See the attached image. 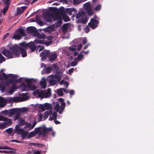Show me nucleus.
I'll use <instances>...</instances> for the list:
<instances>
[{
  "mask_svg": "<svg viewBox=\"0 0 154 154\" xmlns=\"http://www.w3.org/2000/svg\"><path fill=\"white\" fill-rule=\"evenodd\" d=\"M28 43L23 42L20 43L19 45L21 46L15 45L12 46L10 48V51L5 49H3L2 51V53L8 58L13 57V54L15 55L19 56L21 54L22 57H26L27 54L26 50L25 48L27 47Z\"/></svg>",
  "mask_w": 154,
  "mask_h": 154,
  "instance_id": "obj_1",
  "label": "nucleus"
},
{
  "mask_svg": "<svg viewBox=\"0 0 154 154\" xmlns=\"http://www.w3.org/2000/svg\"><path fill=\"white\" fill-rule=\"evenodd\" d=\"M52 131V128L51 127L47 128L46 127H42L36 128H35L34 132L36 134H38V136H42L43 137H46L49 132Z\"/></svg>",
  "mask_w": 154,
  "mask_h": 154,
  "instance_id": "obj_2",
  "label": "nucleus"
},
{
  "mask_svg": "<svg viewBox=\"0 0 154 154\" xmlns=\"http://www.w3.org/2000/svg\"><path fill=\"white\" fill-rule=\"evenodd\" d=\"M20 98L18 97H10L7 100L4 98L3 97L0 96V106H5L7 103H12L13 102H20Z\"/></svg>",
  "mask_w": 154,
  "mask_h": 154,
  "instance_id": "obj_3",
  "label": "nucleus"
},
{
  "mask_svg": "<svg viewBox=\"0 0 154 154\" xmlns=\"http://www.w3.org/2000/svg\"><path fill=\"white\" fill-rule=\"evenodd\" d=\"M75 17L78 19L77 20L78 23H81L85 24L87 22V19L85 12L83 11H79L76 15Z\"/></svg>",
  "mask_w": 154,
  "mask_h": 154,
  "instance_id": "obj_4",
  "label": "nucleus"
},
{
  "mask_svg": "<svg viewBox=\"0 0 154 154\" xmlns=\"http://www.w3.org/2000/svg\"><path fill=\"white\" fill-rule=\"evenodd\" d=\"M15 132L18 134H20L23 139H28V132L23 129L19 128V126L17 125L15 127Z\"/></svg>",
  "mask_w": 154,
  "mask_h": 154,
  "instance_id": "obj_5",
  "label": "nucleus"
},
{
  "mask_svg": "<svg viewBox=\"0 0 154 154\" xmlns=\"http://www.w3.org/2000/svg\"><path fill=\"white\" fill-rule=\"evenodd\" d=\"M53 11L54 13L53 18L55 20L61 19V16H62L63 11L61 10H59L56 8H53Z\"/></svg>",
  "mask_w": 154,
  "mask_h": 154,
  "instance_id": "obj_6",
  "label": "nucleus"
},
{
  "mask_svg": "<svg viewBox=\"0 0 154 154\" xmlns=\"http://www.w3.org/2000/svg\"><path fill=\"white\" fill-rule=\"evenodd\" d=\"M15 115L14 117V120L18 119L19 118V115L18 114L17 108L9 110V116Z\"/></svg>",
  "mask_w": 154,
  "mask_h": 154,
  "instance_id": "obj_7",
  "label": "nucleus"
},
{
  "mask_svg": "<svg viewBox=\"0 0 154 154\" xmlns=\"http://www.w3.org/2000/svg\"><path fill=\"white\" fill-rule=\"evenodd\" d=\"M84 7L86 10V13L89 16H91L94 14V12L92 9L90 3H86L84 5Z\"/></svg>",
  "mask_w": 154,
  "mask_h": 154,
  "instance_id": "obj_8",
  "label": "nucleus"
},
{
  "mask_svg": "<svg viewBox=\"0 0 154 154\" xmlns=\"http://www.w3.org/2000/svg\"><path fill=\"white\" fill-rule=\"evenodd\" d=\"M26 32L33 35H36L38 32L34 26L28 27L26 29Z\"/></svg>",
  "mask_w": 154,
  "mask_h": 154,
  "instance_id": "obj_9",
  "label": "nucleus"
},
{
  "mask_svg": "<svg viewBox=\"0 0 154 154\" xmlns=\"http://www.w3.org/2000/svg\"><path fill=\"white\" fill-rule=\"evenodd\" d=\"M99 23V21L98 20L91 19L90 22L88 23V26L92 29H94L98 26Z\"/></svg>",
  "mask_w": 154,
  "mask_h": 154,
  "instance_id": "obj_10",
  "label": "nucleus"
},
{
  "mask_svg": "<svg viewBox=\"0 0 154 154\" xmlns=\"http://www.w3.org/2000/svg\"><path fill=\"white\" fill-rule=\"evenodd\" d=\"M36 124L37 122L35 121H34L32 125L30 123L26 122L24 127V128L27 130H30L35 127Z\"/></svg>",
  "mask_w": 154,
  "mask_h": 154,
  "instance_id": "obj_11",
  "label": "nucleus"
},
{
  "mask_svg": "<svg viewBox=\"0 0 154 154\" xmlns=\"http://www.w3.org/2000/svg\"><path fill=\"white\" fill-rule=\"evenodd\" d=\"M27 47L29 48L31 51L33 52L35 51L36 48L35 43L32 42L28 43Z\"/></svg>",
  "mask_w": 154,
  "mask_h": 154,
  "instance_id": "obj_12",
  "label": "nucleus"
},
{
  "mask_svg": "<svg viewBox=\"0 0 154 154\" xmlns=\"http://www.w3.org/2000/svg\"><path fill=\"white\" fill-rule=\"evenodd\" d=\"M50 55V51L48 50H45L41 53V56L45 59H46L47 57H49Z\"/></svg>",
  "mask_w": 154,
  "mask_h": 154,
  "instance_id": "obj_13",
  "label": "nucleus"
},
{
  "mask_svg": "<svg viewBox=\"0 0 154 154\" xmlns=\"http://www.w3.org/2000/svg\"><path fill=\"white\" fill-rule=\"evenodd\" d=\"M62 75V73L60 71H58L55 73L54 76L55 79L57 80V82H59L61 79Z\"/></svg>",
  "mask_w": 154,
  "mask_h": 154,
  "instance_id": "obj_14",
  "label": "nucleus"
},
{
  "mask_svg": "<svg viewBox=\"0 0 154 154\" xmlns=\"http://www.w3.org/2000/svg\"><path fill=\"white\" fill-rule=\"evenodd\" d=\"M53 109L51 108L48 111H46L44 113V115L43 117V120H45L48 117L49 115H51L53 113Z\"/></svg>",
  "mask_w": 154,
  "mask_h": 154,
  "instance_id": "obj_15",
  "label": "nucleus"
},
{
  "mask_svg": "<svg viewBox=\"0 0 154 154\" xmlns=\"http://www.w3.org/2000/svg\"><path fill=\"white\" fill-rule=\"evenodd\" d=\"M44 29L45 32H51L55 30L54 26L53 25H52L51 26L46 28Z\"/></svg>",
  "mask_w": 154,
  "mask_h": 154,
  "instance_id": "obj_16",
  "label": "nucleus"
},
{
  "mask_svg": "<svg viewBox=\"0 0 154 154\" xmlns=\"http://www.w3.org/2000/svg\"><path fill=\"white\" fill-rule=\"evenodd\" d=\"M27 7L26 6H24L20 8H17V14H22L24 12V10L26 9Z\"/></svg>",
  "mask_w": 154,
  "mask_h": 154,
  "instance_id": "obj_17",
  "label": "nucleus"
},
{
  "mask_svg": "<svg viewBox=\"0 0 154 154\" xmlns=\"http://www.w3.org/2000/svg\"><path fill=\"white\" fill-rule=\"evenodd\" d=\"M40 86L43 88H45L46 87V82L45 79L43 78L40 82Z\"/></svg>",
  "mask_w": 154,
  "mask_h": 154,
  "instance_id": "obj_18",
  "label": "nucleus"
},
{
  "mask_svg": "<svg viewBox=\"0 0 154 154\" xmlns=\"http://www.w3.org/2000/svg\"><path fill=\"white\" fill-rule=\"evenodd\" d=\"M18 98H20V99L19 100H20V102L27 100L28 99V96L26 93H23L22 94L21 97H18Z\"/></svg>",
  "mask_w": 154,
  "mask_h": 154,
  "instance_id": "obj_19",
  "label": "nucleus"
},
{
  "mask_svg": "<svg viewBox=\"0 0 154 154\" xmlns=\"http://www.w3.org/2000/svg\"><path fill=\"white\" fill-rule=\"evenodd\" d=\"M49 57V60L51 61H53L55 60L57 57V54L55 52L52 53L51 55H50Z\"/></svg>",
  "mask_w": 154,
  "mask_h": 154,
  "instance_id": "obj_20",
  "label": "nucleus"
},
{
  "mask_svg": "<svg viewBox=\"0 0 154 154\" xmlns=\"http://www.w3.org/2000/svg\"><path fill=\"white\" fill-rule=\"evenodd\" d=\"M51 90L50 88H48L47 92H44V98H48L51 97Z\"/></svg>",
  "mask_w": 154,
  "mask_h": 154,
  "instance_id": "obj_21",
  "label": "nucleus"
},
{
  "mask_svg": "<svg viewBox=\"0 0 154 154\" xmlns=\"http://www.w3.org/2000/svg\"><path fill=\"white\" fill-rule=\"evenodd\" d=\"M62 17L65 22H66L70 20L69 17L66 14V13L63 11Z\"/></svg>",
  "mask_w": 154,
  "mask_h": 154,
  "instance_id": "obj_22",
  "label": "nucleus"
},
{
  "mask_svg": "<svg viewBox=\"0 0 154 154\" xmlns=\"http://www.w3.org/2000/svg\"><path fill=\"white\" fill-rule=\"evenodd\" d=\"M18 114L19 115V116L20 115L21 112H27L28 110V109L26 108L22 107L21 108L17 109Z\"/></svg>",
  "mask_w": 154,
  "mask_h": 154,
  "instance_id": "obj_23",
  "label": "nucleus"
},
{
  "mask_svg": "<svg viewBox=\"0 0 154 154\" xmlns=\"http://www.w3.org/2000/svg\"><path fill=\"white\" fill-rule=\"evenodd\" d=\"M17 89L16 85H14L10 88L8 90V93L11 94L13 93Z\"/></svg>",
  "mask_w": 154,
  "mask_h": 154,
  "instance_id": "obj_24",
  "label": "nucleus"
},
{
  "mask_svg": "<svg viewBox=\"0 0 154 154\" xmlns=\"http://www.w3.org/2000/svg\"><path fill=\"white\" fill-rule=\"evenodd\" d=\"M73 11L76 12L77 11L74 8H67L66 10L67 13L69 15H72Z\"/></svg>",
  "mask_w": 154,
  "mask_h": 154,
  "instance_id": "obj_25",
  "label": "nucleus"
},
{
  "mask_svg": "<svg viewBox=\"0 0 154 154\" xmlns=\"http://www.w3.org/2000/svg\"><path fill=\"white\" fill-rule=\"evenodd\" d=\"M52 117L50 116L49 118V120L52 121L53 120H56L57 118V113L56 112H54L52 113Z\"/></svg>",
  "mask_w": 154,
  "mask_h": 154,
  "instance_id": "obj_26",
  "label": "nucleus"
},
{
  "mask_svg": "<svg viewBox=\"0 0 154 154\" xmlns=\"http://www.w3.org/2000/svg\"><path fill=\"white\" fill-rule=\"evenodd\" d=\"M22 37L23 36L19 33L16 32L14 35L13 38L16 40H19L21 39Z\"/></svg>",
  "mask_w": 154,
  "mask_h": 154,
  "instance_id": "obj_27",
  "label": "nucleus"
},
{
  "mask_svg": "<svg viewBox=\"0 0 154 154\" xmlns=\"http://www.w3.org/2000/svg\"><path fill=\"white\" fill-rule=\"evenodd\" d=\"M17 32L22 36H25L26 34L24 32V30L22 27L19 29Z\"/></svg>",
  "mask_w": 154,
  "mask_h": 154,
  "instance_id": "obj_28",
  "label": "nucleus"
},
{
  "mask_svg": "<svg viewBox=\"0 0 154 154\" xmlns=\"http://www.w3.org/2000/svg\"><path fill=\"white\" fill-rule=\"evenodd\" d=\"M36 135V134L35 132H34V131L31 132L29 134H28L27 138L28 139L31 138L32 137L35 136Z\"/></svg>",
  "mask_w": 154,
  "mask_h": 154,
  "instance_id": "obj_29",
  "label": "nucleus"
},
{
  "mask_svg": "<svg viewBox=\"0 0 154 154\" xmlns=\"http://www.w3.org/2000/svg\"><path fill=\"white\" fill-rule=\"evenodd\" d=\"M84 52V51L80 52L78 54V56L77 57H76L75 58H76V60H77L80 61L83 58V55L82 54Z\"/></svg>",
  "mask_w": 154,
  "mask_h": 154,
  "instance_id": "obj_30",
  "label": "nucleus"
},
{
  "mask_svg": "<svg viewBox=\"0 0 154 154\" xmlns=\"http://www.w3.org/2000/svg\"><path fill=\"white\" fill-rule=\"evenodd\" d=\"M27 88L28 90H34L36 88V87L34 85H30L27 86Z\"/></svg>",
  "mask_w": 154,
  "mask_h": 154,
  "instance_id": "obj_31",
  "label": "nucleus"
},
{
  "mask_svg": "<svg viewBox=\"0 0 154 154\" xmlns=\"http://www.w3.org/2000/svg\"><path fill=\"white\" fill-rule=\"evenodd\" d=\"M8 75L9 77L12 78L13 80L15 82H16V80H17L16 79L18 77L17 75L10 74Z\"/></svg>",
  "mask_w": 154,
  "mask_h": 154,
  "instance_id": "obj_32",
  "label": "nucleus"
},
{
  "mask_svg": "<svg viewBox=\"0 0 154 154\" xmlns=\"http://www.w3.org/2000/svg\"><path fill=\"white\" fill-rule=\"evenodd\" d=\"M57 21L55 23L56 27H58L60 26L62 23V19L57 20Z\"/></svg>",
  "mask_w": 154,
  "mask_h": 154,
  "instance_id": "obj_33",
  "label": "nucleus"
},
{
  "mask_svg": "<svg viewBox=\"0 0 154 154\" xmlns=\"http://www.w3.org/2000/svg\"><path fill=\"white\" fill-rule=\"evenodd\" d=\"M37 36V38L39 39H45L46 38L45 35L44 34L38 33Z\"/></svg>",
  "mask_w": 154,
  "mask_h": 154,
  "instance_id": "obj_34",
  "label": "nucleus"
},
{
  "mask_svg": "<svg viewBox=\"0 0 154 154\" xmlns=\"http://www.w3.org/2000/svg\"><path fill=\"white\" fill-rule=\"evenodd\" d=\"M39 108L43 111H45V109L50 110L51 108L53 109L52 106H39Z\"/></svg>",
  "mask_w": 154,
  "mask_h": 154,
  "instance_id": "obj_35",
  "label": "nucleus"
},
{
  "mask_svg": "<svg viewBox=\"0 0 154 154\" xmlns=\"http://www.w3.org/2000/svg\"><path fill=\"white\" fill-rule=\"evenodd\" d=\"M0 149H10L12 151H15L16 149L12 147H10L8 146H0Z\"/></svg>",
  "mask_w": 154,
  "mask_h": 154,
  "instance_id": "obj_36",
  "label": "nucleus"
},
{
  "mask_svg": "<svg viewBox=\"0 0 154 154\" xmlns=\"http://www.w3.org/2000/svg\"><path fill=\"white\" fill-rule=\"evenodd\" d=\"M61 88H60L59 89H57V95L60 97H61L63 96L64 94L63 92V90L61 89Z\"/></svg>",
  "mask_w": 154,
  "mask_h": 154,
  "instance_id": "obj_37",
  "label": "nucleus"
},
{
  "mask_svg": "<svg viewBox=\"0 0 154 154\" xmlns=\"http://www.w3.org/2000/svg\"><path fill=\"white\" fill-rule=\"evenodd\" d=\"M9 7L7 6H5L3 8V9L1 11V13H3L4 15H5L6 12L8 11V9L9 8Z\"/></svg>",
  "mask_w": 154,
  "mask_h": 154,
  "instance_id": "obj_38",
  "label": "nucleus"
},
{
  "mask_svg": "<svg viewBox=\"0 0 154 154\" xmlns=\"http://www.w3.org/2000/svg\"><path fill=\"white\" fill-rule=\"evenodd\" d=\"M26 123V122H25V120L23 119H20L19 120V126H23V125H25Z\"/></svg>",
  "mask_w": 154,
  "mask_h": 154,
  "instance_id": "obj_39",
  "label": "nucleus"
},
{
  "mask_svg": "<svg viewBox=\"0 0 154 154\" xmlns=\"http://www.w3.org/2000/svg\"><path fill=\"white\" fill-rule=\"evenodd\" d=\"M31 80L34 81V79H25V81L26 82L27 86L31 84L32 82Z\"/></svg>",
  "mask_w": 154,
  "mask_h": 154,
  "instance_id": "obj_40",
  "label": "nucleus"
},
{
  "mask_svg": "<svg viewBox=\"0 0 154 154\" xmlns=\"http://www.w3.org/2000/svg\"><path fill=\"white\" fill-rule=\"evenodd\" d=\"M44 91L42 90L40 91H39L38 96L39 97L43 98H44Z\"/></svg>",
  "mask_w": 154,
  "mask_h": 154,
  "instance_id": "obj_41",
  "label": "nucleus"
},
{
  "mask_svg": "<svg viewBox=\"0 0 154 154\" xmlns=\"http://www.w3.org/2000/svg\"><path fill=\"white\" fill-rule=\"evenodd\" d=\"M49 83L51 85L54 86L56 84L57 81L55 80L51 79L50 80Z\"/></svg>",
  "mask_w": 154,
  "mask_h": 154,
  "instance_id": "obj_42",
  "label": "nucleus"
},
{
  "mask_svg": "<svg viewBox=\"0 0 154 154\" xmlns=\"http://www.w3.org/2000/svg\"><path fill=\"white\" fill-rule=\"evenodd\" d=\"M83 2L82 0H73V4L74 5H79Z\"/></svg>",
  "mask_w": 154,
  "mask_h": 154,
  "instance_id": "obj_43",
  "label": "nucleus"
},
{
  "mask_svg": "<svg viewBox=\"0 0 154 154\" xmlns=\"http://www.w3.org/2000/svg\"><path fill=\"white\" fill-rule=\"evenodd\" d=\"M52 69L53 68L51 66H48L45 69V72L47 73H49Z\"/></svg>",
  "mask_w": 154,
  "mask_h": 154,
  "instance_id": "obj_44",
  "label": "nucleus"
},
{
  "mask_svg": "<svg viewBox=\"0 0 154 154\" xmlns=\"http://www.w3.org/2000/svg\"><path fill=\"white\" fill-rule=\"evenodd\" d=\"M77 61L76 58H75L74 61H72L71 63V66H73L76 65L77 64Z\"/></svg>",
  "mask_w": 154,
  "mask_h": 154,
  "instance_id": "obj_45",
  "label": "nucleus"
},
{
  "mask_svg": "<svg viewBox=\"0 0 154 154\" xmlns=\"http://www.w3.org/2000/svg\"><path fill=\"white\" fill-rule=\"evenodd\" d=\"M35 42L37 43L41 44H45V42L44 40H42L39 39H35Z\"/></svg>",
  "mask_w": 154,
  "mask_h": 154,
  "instance_id": "obj_46",
  "label": "nucleus"
},
{
  "mask_svg": "<svg viewBox=\"0 0 154 154\" xmlns=\"http://www.w3.org/2000/svg\"><path fill=\"white\" fill-rule=\"evenodd\" d=\"M3 2L4 3V4L6 5V6H10V0H3Z\"/></svg>",
  "mask_w": 154,
  "mask_h": 154,
  "instance_id": "obj_47",
  "label": "nucleus"
},
{
  "mask_svg": "<svg viewBox=\"0 0 154 154\" xmlns=\"http://www.w3.org/2000/svg\"><path fill=\"white\" fill-rule=\"evenodd\" d=\"M5 58L0 53V63H2L3 61H5Z\"/></svg>",
  "mask_w": 154,
  "mask_h": 154,
  "instance_id": "obj_48",
  "label": "nucleus"
},
{
  "mask_svg": "<svg viewBox=\"0 0 154 154\" xmlns=\"http://www.w3.org/2000/svg\"><path fill=\"white\" fill-rule=\"evenodd\" d=\"M101 6L100 4L97 5L94 8L95 10L96 11H99L101 8Z\"/></svg>",
  "mask_w": 154,
  "mask_h": 154,
  "instance_id": "obj_49",
  "label": "nucleus"
},
{
  "mask_svg": "<svg viewBox=\"0 0 154 154\" xmlns=\"http://www.w3.org/2000/svg\"><path fill=\"white\" fill-rule=\"evenodd\" d=\"M13 151H8L7 150H0V153H13Z\"/></svg>",
  "mask_w": 154,
  "mask_h": 154,
  "instance_id": "obj_50",
  "label": "nucleus"
},
{
  "mask_svg": "<svg viewBox=\"0 0 154 154\" xmlns=\"http://www.w3.org/2000/svg\"><path fill=\"white\" fill-rule=\"evenodd\" d=\"M52 66L53 67V69H54L56 70V72H58V71L59 70V67L57 65L55 64H53Z\"/></svg>",
  "mask_w": 154,
  "mask_h": 154,
  "instance_id": "obj_51",
  "label": "nucleus"
},
{
  "mask_svg": "<svg viewBox=\"0 0 154 154\" xmlns=\"http://www.w3.org/2000/svg\"><path fill=\"white\" fill-rule=\"evenodd\" d=\"M13 129L12 128H9L6 130V131L8 134H11L12 132Z\"/></svg>",
  "mask_w": 154,
  "mask_h": 154,
  "instance_id": "obj_52",
  "label": "nucleus"
},
{
  "mask_svg": "<svg viewBox=\"0 0 154 154\" xmlns=\"http://www.w3.org/2000/svg\"><path fill=\"white\" fill-rule=\"evenodd\" d=\"M7 121V122L5 123H3V124H6V126L7 125H9L11 124V119H7V120H6Z\"/></svg>",
  "mask_w": 154,
  "mask_h": 154,
  "instance_id": "obj_53",
  "label": "nucleus"
},
{
  "mask_svg": "<svg viewBox=\"0 0 154 154\" xmlns=\"http://www.w3.org/2000/svg\"><path fill=\"white\" fill-rule=\"evenodd\" d=\"M7 120V118L4 117L2 116H0V121H6V120Z\"/></svg>",
  "mask_w": 154,
  "mask_h": 154,
  "instance_id": "obj_54",
  "label": "nucleus"
},
{
  "mask_svg": "<svg viewBox=\"0 0 154 154\" xmlns=\"http://www.w3.org/2000/svg\"><path fill=\"white\" fill-rule=\"evenodd\" d=\"M38 121L39 122H40L41 121V120H42V116H43L42 114L41 113H39L38 115Z\"/></svg>",
  "mask_w": 154,
  "mask_h": 154,
  "instance_id": "obj_55",
  "label": "nucleus"
},
{
  "mask_svg": "<svg viewBox=\"0 0 154 154\" xmlns=\"http://www.w3.org/2000/svg\"><path fill=\"white\" fill-rule=\"evenodd\" d=\"M69 49L72 52H75L76 50V48H73L72 46H70L69 47Z\"/></svg>",
  "mask_w": 154,
  "mask_h": 154,
  "instance_id": "obj_56",
  "label": "nucleus"
},
{
  "mask_svg": "<svg viewBox=\"0 0 154 154\" xmlns=\"http://www.w3.org/2000/svg\"><path fill=\"white\" fill-rule=\"evenodd\" d=\"M6 124H3L1 123L0 124V129H3L5 128Z\"/></svg>",
  "mask_w": 154,
  "mask_h": 154,
  "instance_id": "obj_57",
  "label": "nucleus"
},
{
  "mask_svg": "<svg viewBox=\"0 0 154 154\" xmlns=\"http://www.w3.org/2000/svg\"><path fill=\"white\" fill-rule=\"evenodd\" d=\"M38 106H52V105L51 104H49L48 103H46L44 104V105H43L42 104H38Z\"/></svg>",
  "mask_w": 154,
  "mask_h": 154,
  "instance_id": "obj_58",
  "label": "nucleus"
},
{
  "mask_svg": "<svg viewBox=\"0 0 154 154\" xmlns=\"http://www.w3.org/2000/svg\"><path fill=\"white\" fill-rule=\"evenodd\" d=\"M3 77V78H4L5 79H7L8 78V76L7 75V74H6L5 73H3L1 75Z\"/></svg>",
  "mask_w": 154,
  "mask_h": 154,
  "instance_id": "obj_59",
  "label": "nucleus"
},
{
  "mask_svg": "<svg viewBox=\"0 0 154 154\" xmlns=\"http://www.w3.org/2000/svg\"><path fill=\"white\" fill-rule=\"evenodd\" d=\"M2 113L5 115H7V114L9 115V111L8 110H5L2 111Z\"/></svg>",
  "mask_w": 154,
  "mask_h": 154,
  "instance_id": "obj_60",
  "label": "nucleus"
},
{
  "mask_svg": "<svg viewBox=\"0 0 154 154\" xmlns=\"http://www.w3.org/2000/svg\"><path fill=\"white\" fill-rule=\"evenodd\" d=\"M46 21L47 22H50L52 21V20L50 17H46L45 18Z\"/></svg>",
  "mask_w": 154,
  "mask_h": 154,
  "instance_id": "obj_61",
  "label": "nucleus"
},
{
  "mask_svg": "<svg viewBox=\"0 0 154 154\" xmlns=\"http://www.w3.org/2000/svg\"><path fill=\"white\" fill-rule=\"evenodd\" d=\"M39 90L38 89L34 91L32 94L34 95H36L37 94L38 95Z\"/></svg>",
  "mask_w": 154,
  "mask_h": 154,
  "instance_id": "obj_62",
  "label": "nucleus"
},
{
  "mask_svg": "<svg viewBox=\"0 0 154 154\" xmlns=\"http://www.w3.org/2000/svg\"><path fill=\"white\" fill-rule=\"evenodd\" d=\"M74 70V68H72L69 69L68 71V74L69 75H71V74L73 72Z\"/></svg>",
  "mask_w": 154,
  "mask_h": 154,
  "instance_id": "obj_63",
  "label": "nucleus"
},
{
  "mask_svg": "<svg viewBox=\"0 0 154 154\" xmlns=\"http://www.w3.org/2000/svg\"><path fill=\"white\" fill-rule=\"evenodd\" d=\"M23 81V78L20 77L18 79L16 80V82H19L20 83L22 82Z\"/></svg>",
  "mask_w": 154,
  "mask_h": 154,
  "instance_id": "obj_64",
  "label": "nucleus"
}]
</instances>
